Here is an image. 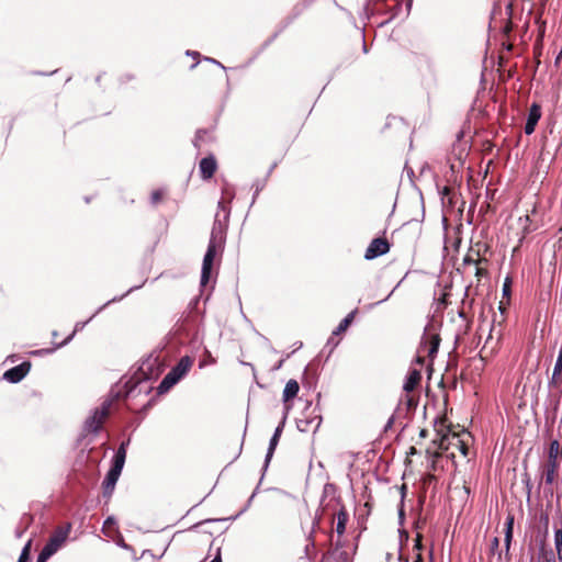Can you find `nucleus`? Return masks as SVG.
I'll use <instances>...</instances> for the list:
<instances>
[{"label": "nucleus", "instance_id": "obj_1", "mask_svg": "<svg viewBox=\"0 0 562 562\" xmlns=\"http://www.w3.org/2000/svg\"><path fill=\"white\" fill-rule=\"evenodd\" d=\"M162 372V364L159 360L158 356H148L144 360H142L137 371L135 372L134 376L122 387L126 389L128 384L135 380L134 384L130 386L127 390H122V395L124 397H130L138 383L142 381L153 380L157 379Z\"/></svg>", "mask_w": 562, "mask_h": 562}, {"label": "nucleus", "instance_id": "obj_2", "mask_svg": "<svg viewBox=\"0 0 562 562\" xmlns=\"http://www.w3.org/2000/svg\"><path fill=\"white\" fill-rule=\"evenodd\" d=\"M123 397L124 396L122 395V389H112L110 391L109 397L105 398L102 402L101 406L97 407L92 412V415L86 419L83 425V431L98 434L102 429L105 419L110 415V411L113 403Z\"/></svg>", "mask_w": 562, "mask_h": 562}, {"label": "nucleus", "instance_id": "obj_3", "mask_svg": "<svg viewBox=\"0 0 562 562\" xmlns=\"http://www.w3.org/2000/svg\"><path fill=\"white\" fill-rule=\"evenodd\" d=\"M130 443V439L127 441H123L119 449L116 450L112 465L106 473L104 481L102 482V495L106 501H109L114 492L116 482L122 473L125 459H126V447Z\"/></svg>", "mask_w": 562, "mask_h": 562}, {"label": "nucleus", "instance_id": "obj_4", "mask_svg": "<svg viewBox=\"0 0 562 562\" xmlns=\"http://www.w3.org/2000/svg\"><path fill=\"white\" fill-rule=\"evenodd\" d=\"M222 239H223V229H222L221 222L215 221L213 228H212L211 238H210V241L207 245V249L204 255L203 262H202V271H201V285L202 286H205L210 280L211 271L213 268V262H214V259H215V256L217 252V248L221 247Z\"/></svg>", "mask_w": 562, "mask_h": 562}, {"label": "nucleus", "instance_id": "obj_5", "mask_svg": "<svg viewBox=\"0 0 562 562\" xmlns=\"http://www.w3.org/2000/svg\"><path fill=\"white\" fill-rule=\"evenodd\" d=\"M559 449H560V443L558 440H553L551 443H550V449H549V453H548V463L546 465V470H544V482L546 484H553L554 480H555V475H557V470H558V456H559Z\"/></svg>", "mask_w": 562, "mask_h": 562}, {"label": "nucleus", "instance_id": "obj_6", "mask_svg": "<svg viewBox=\"0 0 562 562\" xmlns=\"http://www.w3.org/2000/svg\"><path fill=\"white\" fill-rule=\"evenodd\" d=\"M31 362L23 361L19 366H15L3 373V379L10 383H19L22 381L31 370Z\"/></svg>", "mask_w": 562, "mask_h": 562}, {"label": "nucleus", "instance_id": "obj_7", "mask_svg": "<svg viewBox=\"0 0 562 562\" xmlns=\"http://www.w3.org/2000/svg\"><path fill=\"white\" fill-rule=\"evenodd\" d=\"M389 250L390 245L385 238H374L367 248L364 258L371 260L386 254Z\"/></svg>", "mask_w": 562, "mask_h": 562}, {"label": "nucleus", "instance_id": "obj_8", "mask_svg": "<svg viewBox=\"0 0 562 562\" xmlns=\"http://www.w3.org/2000/svg\"><path fill=\"white\" fill-rule=\"evenodd\" d=\"M217 169V162L213 155L204 157L199 164V170L203 180L211 179Z\"/></svg>", "mask_w": 562, "mask_h": 562}, {"label": "nucleus", "instance_id": "obj_9", "mask_svg": "<svg viewBox=\"0 0 562 562\" xmlns=\"http://www.w3.org/2000/svg\"><path fill=\"white\" fill-rule=\"evenodd\" d=\"M540 117H541V106L537 103H532L529 109L527 121L525 124V133L527 135H530L535 132V128H536Z\"/></svg>", "mask_w": 562, "mask_h": 562}, {"label": "nucleus", "instance_id": "obj_10", "mask_svg": "<svg viewBox=\"0 0 562 562\" xmlns=\"http://www.w3.org/2000/svg\"><path fill=\"white\" fill-rule=\"evenodd\" d=\"M321 416L310 417L303 415L297 418L296 427L301 432L316 431L321 425Z\"/></svg>", "mask_w": 562, "mask_h": 562}, {"label": "nucleus", "instance_id": "obj_11", "mask_svg": "<svg viewBox=\"0 0 562 562\" xmlns=\"http://www.w3.org/2000/svg\"><path fill=\"white\" fill-rule=\"evenodd\" d=\"M215 140L214 128H200L195 133L193 145L201 148L204 144L213 143Z\"/></svg>", "mask_w": 562, "mask_h": 562}, {"label": "nucleus", "instance_id": "obj_12", "mask_svg": "<svg viewBox=\"0 0 562 562\" xmlns=\"http://www.w3.org/2000/svg\"><path fill=\"white\" fill-rule=\"evenodd\" d=\"M420 380H422V372H420V370H418L416 368H411L409 371H408V374H407V376L405 379V382H404V385H403V390L406 393H411L419 384Z\"/></svg>", "mask_w": 562, "mask_h": 562}, {"label": "nucleus", "instance_id": "obj_13", "mask_svg": "<svg viewBox=\"0 0 562 562\" xmlns=\"http://www.w3.org/2000/svg\"><path fill=\"white\" fill-rule=\"evenodd\" d=\"M423 344L427 347L428 356L435 357L439 349L440 337L438 334H425L423 337Z\"/></svg>", "mask_w": 562, "mask_h": 562}, {"label": "nucleus", "instance_id": "obj_14", "mask_svg": "<svg viewBox=\"0 0 562 562\" xmlns=\"http://www.w3.org/2000/svg\"><path fill=\"white\" fill-rule=\"evenodd\" d=\"M318 526V519L315 518L313 520V527H312V530L310 531L308 536H307V543L305 544V548H304V553H305V557L308 559V560H313L315 558V540H314V532H315V528Z\"/></svg>", "mask_w": 562, "mask_h": 562}, {"label": "nucleus", "instance_id": "obj_15", "mask_svg": "<svg viewBox=\"0 0 562 562\" xmlns=\"http://www.w3.org/2000/svg\"><path fill=\"white\" fill-rule=\"evenodd\" d=\"M192 363H193V360L190 357L184 356L179 360V362L170 371L175 375H177L179 379H181L190 370V368L192 367Z\"/></svg>", "mask_w": 562, "mask_h": 562}, {"label": "nucleus", "instance_id": "obj_16", "mask_svg": "<svg viewBox=\"0 0 562 562\" xmlns=\"http://www.w3.org/2000/svg\"><path fill=\"white\" fill-rule=\"evenodd\" d=\"M299 390H300V385L297 383L296 380H289L285 384V387L283 390V402L286 403L291 400H293L297 393H299Z\"/></svg>", "mask_w": 562, "mask_h": 562}, {"label": "nucleus", "instance_id": "obj_17", "mask_svg": "<svg viewBox=\"0 0 562 562\" xmlns=\"http://www.w3.org/2000/svg\"><path fill=\"white\" fill-rule=\"evenodd\" d=\"M179 380L177 375L169 371L157 387L158 394L168 392Z\"/></svg>", "mask_w": 562, "mask_h": 562}, {"label": "nucleus", "instance_id": "obj_18", "mask_svg": "<svg viewBox=\"0 0 562 562\" xmlns=\"http://www.w3.org/2000/svg\"><path fill=\"white\" fill-rule=\"evenodd\" d=\"M505 538H504V543H505V552L506 554H508L509 552V548H510V543H512V540H513V526H514V517L512 515H509L507 518H506V524H505Z\"/></svg>", "mask_w": 562, "mask_h": 562}, {"label": "nucleus", "instance_id": "obj_19", "mask_svg": "<svg viewBox=\"0 0 562 562\" xmlns=\"http://www.w3.org/2000/svg\"><path fill=\"white\" fill-rule=\"evenodd\" d=\"M65 538L66 536L63 532L56 533L49 538L44 547L48 549L49 552L55 553L65 541Z\"/></svg>", "mask_w": 562, "mask_h": 562}, {"label": "nucleus", "instance_id": "obj_20", "mask_svg": "<svg viewBox=\"0 0 562 562\" xmlns=\"http://www.w3.org/2000/svg\"><path fill=\"white\" fill-rule=\"evenodd\" d=\"M348 522V513L345 508H341L337 514V524H336V532L341 536L346 530V525Z\"/></svg>", "mask_w": 562, "mask_h": 562}, {"label": "nucleus", "instance_id": "obj_21", "mask_svg": "<svg viewBox=\"0 0 562 562\" xmlns=\"http://www.w3.org/2000/svg\"><path fill=\"white\" fill-rule=\"evenodd\" d=\"M279 439L280 437L279 436H274L272 435L271 439H270V442H269V447H268V450H267V454H266V458H265V464H263V470H266L272 459V456L274 453V450L278 446V442H279Z\"/></svg>", "mask_w": 562, "mask_h": 562}, {"label": "nucleus", "instance_id": "obj_22", "mask_svg": "<svg viewBox=\"0 0 562 562\" xmlns=\"http://www.w3.org/2000/svg\"><path fill=\"white\" fill-rule=\"evenodd\" d=\"M417 404H418V400L414 395L406 393V392L401 397V401H400V405H405L407 412L414 411L417 407Z\"/></svg>", "mask_w": 562, "mask_h": 562}, {"label": "nucleus", "instance_id": "obj_23", "mask_svg": "<svg viewBox=\"0 0 562 562\" xmlns=\"http://www.w3.org/2000/svg\"><path fill=\"white\" fill-rule=\"evenodd\" d=\"M217 520H205L201 521L192 527V530H195L198 532L202 533H209L212 535L213 531L211 529L212 525H214Z\"/></svg>", "mask_w": 562, "mask_h": 562}, {"label": "nucleus", "instance_id": "obj_24", "mask_svg": "<svg viewBox=\"0 0 562 562\" xmlns=\"http://www.w3.org/2000/svg\"><path fill=\"white\" fill-rule=\"evenodd\" d=\"M355 313L356 311L349 313L340 323L339 325L336 327V329L334 330V334L335 335H338L342 331H345L347 329V327L349 326V324L352 322L353 319V316H355Z\"/></svg>", "mask_w": 562, "mask_h": 562}, {"label": "nucleus", "instance_id": "obj_25", "mask_svg": "<svg viewBox=\"0 0 562 562\" xmlns=\"http://www.w3.org/2000/svg\"><path fill=\"white\" fill-rule=\"evenodd\" d=\"M554 544L559 557L562 554V528L554 530Z\"/></svg>", "mask_w": 562, "mask_h": 562}, {"label": "nucleus", "instance_id": "obj_26", "mask_svg": "<svg viewBox=\"0 0 562 562\" xmlns=\"http://www.w3.org/2000/svg\"><path fill=\"white\" fill-rule=\"evenodd\" d=\"M30 554H31V540L27 541V543L22 549L18 562H29L30 561Z\"/></svg>", "mask_w": 562, "mask_h": 562}, {"label": "nucleus", "instance_id": "obj_27", "mask_svg": "<svg viewBox=\"0 0 562 562\" xmlns=\"http://www.w3.org/2000/svg\"><path fill=\"white\" fill-rule=\"evenodd\" d=\"M561 382H562V370L555 371V369H553L552 376L549 381V385L558 386L561 384Z\"/></svg>", "mask_w": 562, "mask_h": 562}, {"label": "nucleus", "instance_id": "obj_28", "mask_svg": "<svg viewBox=\"0 0 562 562\" xmlns=\"http://www.w3.org/2000/svg\"><path fill=\"white\" fill-rule=\"evenodd\" d=\"M273 167L274 166L270 167V169L268 170L266 177H269V175L271 173ZM266 180H267V178H265L261 182H257V183L254 184V187H255L254 199H256V196L259 194L260 190H262V188L266 186Z\"/></svg>", "mask_w": 562, "mask_h": 562}, {"label": "nucleus", "instance_id": "obj_29", "mask_svg": "<svg viewBox=\"0 0 562 562\" xmlns=\"http://www.w3.org/2000/svg\"><path fill=\"white\" fill-rule=\"evenodd\" d=\"M498 547H499V539L497 537H494L492 542H491V552L494 554L495 552H497L498 554V559L501 560L502 558V551L498 550Z\"/></svg>", "mask_w": 562, "mask_h": 562}, {"label": "nucleus", "instance_id": "obj_30", "mask_svg": "<svg viewBox=\"0 0 562 562\" xmlns=\"http://www.w3.org/2000/svg\"><path fill=\"white\" fill-rule=\"evenodd\" d=\"M487 260L485 258H479L477 260L476 259H473L471 258L469 255L464 257L463 259V263L464 265H471V263H474V265H480L481 262H486Z\"/></svg>", "mask_w": 562, "mask_h": 562}, {"label": "nucleus", "instance_id": "obj_31", "mask_svg": "<svg viewBox=\"0 0 562 562\" xmlns=\"http://www.w3.org/2000/svg\"><path fill=\"white\" fill-rule=\"evenodd\" d=\"M510 284H512V282L509 280V278H506L504 285H503V295L504 296L510 295Z\"/></svg>", "mask_w": 562, "mask_h": 562}, {"label": "nucleus", "instance_id": "obj_32", "mask_svg": "<svg viewBox=\"0 0 562 562\" xmlns=\"http://www.w3.org/2000/svg\"><path fill=\"white\" fill-rule=\"evenodd\" d=\"M77 328H78V325L76 326V328L74 329V331H72V333H71V334H70L66 339H64L61 342H59V344H57V345H56L55 349H56V348H60V347H63V346L67 345V344L72 339V337L75 336V334H76V331H77Z\"/></svg>", "mask_w": 562, "mask_h": 562}, {"label": "nucleus", "instance_id": "obj_33", "mask_svg": "<svg viewBox=\"0 0 562 562\" xmlns=\"http://www.w3.org/2000/svg\"><path fill=\"white\" fill-rule=\"evenodd\" d=\"M553 369H555V371L562 370V347H560L558 358H557Z\"/></svg>", "mask_w": 562, "mask_h": 562}, {"label": "nucleus", "instance_id": "obj_34", "mask_svg": "<svg viewBox=\"0 0 562 562\" xmlns=\"http://www.w3.org/2000/svg\"><path fill=\"white\" fill-rule=\"evenodd\" d=\"M161 198H162V194H161V192H160V191H154V192L151 193V196H150L151 202H153L154 204L158 203V202L161 200Z\"/></svg>", "mask_w": 562, "mask_h": 562}, {"label": "nucleus", "instance_id": "obj_35", "mask_svg": "<svg viewBox=\"0 0 562 562\" xmlns=\"http://www.w3.org/2000/svg\"><path fill=\"white\" fill-rule=\"evenodd\" d=\"M487 274V270L484 269V268H481L479 267V265L476 266V270H475V276L476 277H483V276H486Z\"/></svg>", "mask_w": 562, "mask_h": 562}, {"label": "nucleus", "instance_id": "obj_36", "mask_svg": "<svg viewBox=\"0 0 562 562\" xmlns=\"http://www.w3.org/2000/svg\"><path fill=\"white\" fill-rule=\"evenodd\" d=\"M40 554L42 557L45 558V560L49 559L54 553L53 552H49L48 549H46L45 547L42 549V551L40 552Z\"/></svg>", "mask_w": 562, "mask_h": 562}, {"label": "nucleus", "instance_id": "obj_37", "mask_svg": "<svg viewBox=\"0 0 562 562\" xmlns=\"http://www.w3.org/2000/svg\"><path fill=\"white\" fill-rule=\"evenodd\" d=\"M282 429H283V423H281L274 430V436H281V432H282Z\"/></svg>", "mask_w": 562, "mask_h": 562}, {"label": "nucleus", "instance_id": "obj_38", "mask_svg": "<svg viewBox=\"0 0 562 562\" xmlns=\"http://www.w3.org/2000/svg\"><path fill=\"white\" fill-rule=\"evenodd\" d=\"M187 55H189V56L193 57L194 59H196L200 56V53L199 52H194V50H188Z\"/></svg>", "mask_w": 562, "mask_h": 562}, {"label": "nucleus", "instance_id": "obj_39", "mask_svg": "<svg viewBox=\"0 0 562 562\" xmlns=\"http://www.w3.org/2000/svg\"><path fill=\"white\" fill-rule=\"evenodd\" d=\"M205 60L211 61V63H213V64H215V65H217V66L223 68V65L220 61H217V60H215L213 58H205Z\"/></svg>", "mask_w": 562, "mask_h": 562}, {"label": "nucleus", "instance_id": "obj_40", "mask_svg": "<svg viewBox=\"0 0 562 562\" xmlns=\"http://www.w3.org/2000/svg\"><path fill=\"white\" fill-rule=\"evenodd\" d=\"M451 189L449 187H445L441 191L442 195H448L450 193Z\"/></svg>", "mask_w": 562, "mask_h": 562}, {"label": "nucleus", "instance_id": "obj_41", "mask_svg": "<svg viewBox=\"0 0 562 562\" xmlns=\"http://www.w3.org/2000/svg\"><path fill=\"white\" fill-rule=\"evenodd\" d=\"M415 547L419 550L422 548V544H420V536L418 535L417 536V540H416V544Z\"/></svg>", "mask_w": 562, "mask_h": 562}, {"label": "nucleus", "instance_id": "obj_42", "mask_svg": "<svg viewBox=\"0 0 562 562\" xmlns=\"http://www.w3.org/2000/svg\"><path fill=\"white\" fill-rule=\"evenodd\" d=\"M501 314L504 315L506 313V306H504L502 303L499 305Z\"/></svg>", "mask_w": 562, "mask_h": 562}, {"label": "nucleus", "instance_id": "obj_43", "mask_svg": "<svg viewBox=\"0 0 562 562\" xmlns=\"http://www.w3.org/2000/svg\"><path fill=\"white\" fill-rule=\"evenodd\" d=\"M419 436L420 437H426L427 436V430L426 429H422L420 432H419Z\"/></svg>", "mask_w": 562, "mask_h": 562}, {"label": "nucleus", "instance_id": "obj_44", "mask_svg": "<svg viewBox=\"0 0 562 562\" xmlns=\"http://www.w3.org/2000/svg\"><path fill=\"white\" fill-rule=\"evenodd\" d=\"M47 560H45L44 557H42L41 554H38L37 557V561L36 562H46Z\"/></svg>", "mask_w": 562, "mask_h": 562}, {"label": "nucleus", "instance_id": "obj_45", "mask_svg": "<svg viewBox=\"0 0 562 562\" xmlns=\"http://www.w3.org/2000/svg\"><path fill=\"white\" fill-rule=\"evenodd\" d=\"M113 522H114L113 518H112V517H109V518L105 520L104 525H109V524H113Z\"/></svg>", "mask_w": 562, "mask_h": 562}, {"label": "nucleus", "instance_id": "obj_46", "mask_svg": "<svg viewBox=\"0 0 562 562\" xmlns=\"http://www.w3.org/2000/svg\"><path fill=\"white\" fill-rule=\"evenodd\" d=\"M461 451H462V453H463L464 456H467V453H468V449H467L464 446L461 448Z\"/></svg>", "mask_w": 562, "mask_h": 562}, {"label": "nucleus", "instance_id": "obj_47", "mask_svg": "<svg viewBox=\"0 0 562 562\" xmlns=\"http://www.w3.org/2000/svg\"><path fill=\"white\" fill-rule=\"evenodd\" d=\"M256 492L251 494V496L248 498V505L250 504V501L255 497Z\"/></svg>", "mask_w": 562, "mask_h": 562}, {"label": "nucleus", "instance_id": "obj_48", "mask_svg": "<svg viewBox=\"0 0 562 562\" xmlns=\"http://www.w3.org/2000/svg\"><path fill=\"white\" fill-rule=\"evenodd\" d=\"M392 423H393V417H391V418L389 419V422H387V427H389V426H391V425H392Z\"/></svg>", "mask_w": 562, "mask_h": 562}, {"label": "nucleus", "instance_id": "obj_49", "mask_svg": "<svg viewBox=\"0 0 562 562\" xmlns=\"http://www.w3.org/2000/svg\"><path fill=\"white\" fill-rule=\"evenodd\" d=\"M415 562H422V557H420V554H418V555H417V559H416V561H415Z\"/></svg>", "mask_w": 562, "mask_h": 562}, {"label": "nucleus", "instance_id": "obj_50", "mask_svg": "<svg viewBox=\"0 0 562 562\" xmlns=\"http://www.w3.org/2000/svg\"><path fill=\"white\" fill-rule=\"evenodd\" d=\"M417 362H418V363H420V364H423V360H422V358H420V357H418V358H417Z\"/></svg>", "mask_w": 562, "mask_h": 562}, {"label": "nucleus", "instance_id": "obj_51", "mask_svg": "<svg viewBox=\"0 0 562 562\" xmlns=\"http://www.w3.org/2000/svg\"><path fill=\"white\" fill-rule=\"evenodd\" d=\"M53 336H55V338H58V335L56 331H53Z\"/></svg>", "mask_w": 562, "mask_h": 562}, {"label": "nucleus", "instance_id": "obj_52", "mask_svg": "<svg viewBox=\"0 0 562 562\" xmlns=\"http://www.w3.org/2000/svg\"><path fill=\"white\" fill-rule=\"evenodd\" d=\"M53 336H55V338H58V335L56 331H53Z\"/></svg>", "mask_w": 562, "mask_h": 562}]
</instances>
